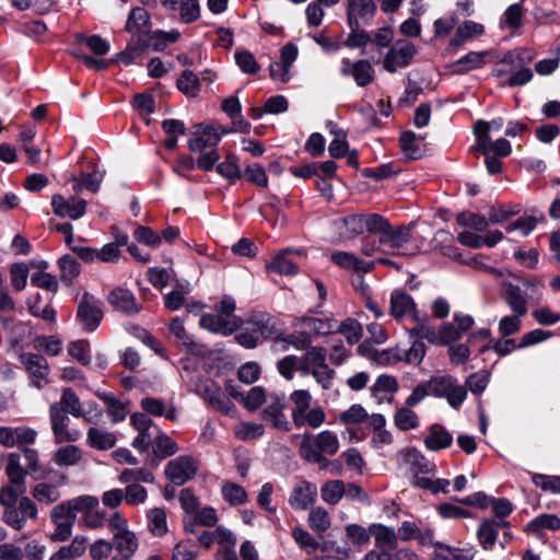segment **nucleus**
I'll use <instances>...</instances> for the list:
<instances>
[{
    "mask_svg": "<svg viewBox=\"0 0 560 560\" xmlns=\"http://www.w3.org/2000/svg\"><path fill=\"white\" fill-rule=\"evenodd\" d=\"M339 447L338 436L330 430H324L314 436L311 433H304L300 444V456L308 463L318 464L322 470L331 464L339 471L340 462L328 460L325 456L336 455Z\"/></svg>",
    "mask_w": 560,
    "mask_h": 560,
    "instance_id": "obj_1",
    "label": "nucleus"
},
{
    "mask_svg": "<svg viewBox=\"0 0 560 560\" xmlns=\"http://www.w3.org/2000/svg\"><path fill=\"white\" fill-rule=\"evenodd\" d=\"M293 404L292 421L296 428L308 425L319 428L326 420V413L322 407L311 408L312 395L307 389H295L290 394Z\"/></svg>",
    "mask_w": 560,
    "mask_h": 560,
    "instance_id": "obj_2",
    "label": "nucleus"
},
{
    "mask_svg": "<svg viewBox=\"0 0 560 560\" xmlns=\"http://www.w3.org/2000/svg\"><path fill=\"white\" fill-rule=\"evenodd\" d=\"M109 530L117 555L133 557L139 548V539L136 533L130 530L127 518L119 511L110 514Z\"/></svg>",
    "mask_w": 560,
    "mask_h": 560,
    "instance_id": "obj_3",
    "label": "nucleus"
},
{
    "mask_svg": "<svg viewBox=\"0 0 560 560\" xmlns=\"http://www.w3.org/2000/svg\"><path fill=\"white\" fill-rule=\"evenodd\" d=\"M102 302L93 294L84 292L78 303L77 320L86 332L94 331L103 319Z\"/></svg>",
    "mask_w": 560,
    "mask_h": 560,
    "instance_id": "obj_4",
    "label": "nucleus"
},
{
    "mask_svg": "<svg viewBox=\"0 0 560 560\" xmlns=\"http://www.w3.org/2000/svg\"><path fill=\"white\" fill-rule=\"evenodd\" d=\"M410 240V228L406 225L393 228L389 223V228L386 229L378 243L384 246L385 254L407 256L412 254L408 248Z\"/></svg>",
    "mask_w": 560,
    "mask_h": 560,
    "instance_id": "obj_5",
    "label": "nucleus"
},
{
    "mask_svg": "<svg viewBox=\"0 0 560 560\" xmlns=\"http://www.w3.org/2000/svg\"><path fill=\"white\" fill-rule=\"evenodd\" d=\"M130 424L138 432L132 441V446L141 453L148 451L149 446L154 443L156 429L160 428L149 416L142 412L132 413L130 416Z\"/></svg>",
    "mask_w": 560,
    "mask_h": 560,
    "instance_id": "obj_6",
    "label": "nucleus"
},
{
    "mask_svg": "<svg viewBox=\"0 0 560 560\" xmlns=\"http://www.w3.org/2000/svg\"><path fill=\"white\" fill-rule=\"evenodd\" d=\"M55 530L51 534V540L66 541L71 537L77 515L65 502L56 505L50 513Z\"/></svg>",
    "mask_w": 560,
    "mask_h": 560,
    "instance_id": "obj_7",
    "label": "nucleus"
},
{
    "mask_svg": "<svg viewBox=\"0 0 560 560\" xmlns=\"http://www.w3.org/2000/svg\"><path fill=\"white\" fill-rule=\"evenodd\" d=\"M416 46L407 40H397L389 47L383 61V68L389 73H395L399 68L410 65L416 55Z\"/></svg>",
    "mask_w": 560,
    "mask_h": 560,
    "instance_id": "obj_8",
    "label": "nucleus"
},
{
    "mask_svg": "<svg viewBox=\"0 0 560 560\" xmlns=\"http://www.w3.org/2000/svg\"><path fill=\"white\" fill-rule=\"evenodd\" d=\"M49 418L54 440L56 443L75 442L80 439V431L69 428L70 419L59 405H51L49 408Z\"/></svg>",
    "mask_w": 560,
    "mask_h": 560,
    "instance_id": "obj_9",
    "label": "nucleus"
},
{
    "mask_svg": "<svg viewBox=\"0 0 560 560\" xmlns=\"http://www.w3.org/2000/svg\"><path fill=\"white\" fill-rule=\"evenodd\" d=\"M229 131L222 127L195 126L192 138L188 141V148L192 152H205L207 149H215L223 135Z\"/></svg>",
    "mask_w": 560,
    "mask_h": 560,
    "instance_id": "obj_10",
    "label": "nucleus"
},
{
    "mask_svg": "<svg viewBox=\"0 0 560 560\" xmlns=\"http://www.w3.org/2000/svg\"><path fill=\"white\" fill-rule=\"evenodd\" d=\"M198 465L191 456H178L165 466L167 479L176 486H182L197 474Z\"/></svg>",
    "mask_w": 560,
    "mask_h": 560,
    "instance_id": "obj_11",
    "label": "nucleus"
},
{
    "mask_svg": "<svg viewBox=\"0 0 560 560\" xmlns=\"http://www.w3.org/2000/svg\"><path fill=\"white\" fill-rule=\"evenodd\" d=\"M420 311L412 296L402 289H395L389 296V315L396 322H401L404 318L410 319L416 316Z\"/></svg>",
    "mask_w": 560,
    "mask_h": 560,
    "instance_id": "obj_12",
    "label": "nucleus"
},
{
    "mask_svg": "<svg viewBox=\"0 0 560 560\" xmlns=\"http://www.w3.org/2000/svg\"><path fill=\"white\" fill-rule=\"evenodd\" d=\"M340 73L343 77H351L358 86H366L373 82L375 71L369 60L361 59L351 61L350 59H342L340 65Z\"/></svg>",
    "mask_w": 560,
    "mask_h": 560,
    "instance_id": "obj_13",
    "label": "nucleus"
},
{
    "mask_svg": "<svg viewBox=\"0 0 560 560\" xmlns=\"http://www.w3.org/2000/svg\"><path fill=\"white\" fill-rule=\"evenodd\" d=\"M20 361L32 376L31 383L33 386L40 389L48 383L47 377L50 369L44 357L27 352L20 355Z\"/></svg>",
    "mask_w": 560,
    "mask_h": 560,
    "instance_id": "obj_14",
    "label": "nucleus"
},
{
    "mask_svg": "<svg viewBox=\"0 0 560 560\" xmlns=\"http://www.w3.org/2000/svg\"><path fill=\"white\" fill-rule=\"evenodd\" d=\"M86 201L81 198L70 197L66 199L61 195H55L51 199L52 211L60 218L78 220L86 212Z\"/></svg>",
    "mask_w": 560,
    "mask_h": 560,
    "instance_id": "obj_15",
    "label": "nucleus"
},
{
    "mask_svg": "<svg viewBox=\"0 0 560 560\" xmlns=\"http://www.w3.org/2000/svg\"><path fill=\"white\" fill-rule=\"evenodd\" d=\"M284 395L270 396L267 407L262 410V419L272 424L273 428L288 432L291 430V423L284 415L285 409Z\"/></svg>",
    "mask_w": 560,
    "mask_h": 560,
    "instance_id": "obj_16",
    "label": "nucleus"
},
{
    "mask_svg": "<svg viewBox=\"0 0 560 560\" xmlns=\"http://www.w3.org/2000/svg\"><path fill=\"white\" fill-rule=\"evenodd\" d=\"M317 494L318 491L315 483L301 480L293 487L289 497V504L294 510L305 511L316 502Z\"/></svg>",
    "mask_w": 560,
    "mask_h": 560,
    "instance_id": "obj_17",
    "label": "nucleus"
},
{
    "mask_svg": "<svg viewBox=\"0 0 560 560\" xmlns=\"http://www.w3.org/2000/svg\"><path fill=\"white\" fill-rule=\"evenodd\" d=\"M199 324L209 331L229 336L242 326L243 320L238 316L224 318L221 315L207 313L200 317Z\"/></svg>",
    "mask_w": 560,
    "mask_h": 560,
    "instance_id": "obj_18",
    "label": "nucleus"
},
{
    "mask_svg": "<svg viewBox=\"0 0 560 560\" xmlns=\"http://www.w3.org/2000/svg\"><path fill=\"white\" fill-rule=\"evenodd\" d=\"M140 407L147 416L163 417L170 421L178 420V410L172 401H165L162 398L147 396L141 399Z\"/></svg>",
    "mask_w": 560,
    "mask_h": 560,
    "instance_id": "obj_19",
    "label": "nucleus"
},
{
    "mask_svg": "<svg viewBox=\"0 0 560 560\" xmlns=\"http://www.w3.org/2000/svg\"><path fill=\"white\" fill-rule=\"evenodd\" d=\"M376 4L374 0H348L347 18L349 25L368 24L374 18Z\"/></svg>",
    "mask_w": 560,
    "mask_h": 560,
    "instance_id": "obj_20",
    "label": "nucleus"
},
{
    "mask_svg": "<svg viewBox=\"0 0 560 560\" xmlns=\"http://www.w3.org/2000/svg\"><path fill=\"white\" fill-rule=\"evenodd\" d=\"M301 328L307 336L305 341L310 343L311 338L314 336H326L336 332L337 320L331 317H303L301 319Z\"/></svg>",
    "mask_w": 560,
    "mask_h": 560,
    "instance_id": "obj_21",
    "label": "nucleus"
},
{
    "mask_svg": "<svg viewBox=\"0 0 560 560\" xmlns=\"http://www.w3.org/2000/svg\"><path fill=\"white\" fill-rule=\"evenodd\" d=\"M399 457L401 458L402 464L410 468L413 476L435 472L436 467L434 463L430 462L415 447L401 451L399 453Z\"/></svg>",
    "mask_w": 560,
    "mask_h": 560,
    "instance_id": "obj_22",
    "label": "nucleus"
},
{
    "mask_svg": "<svg viewBox=\"0 0 560 560\" xmlns=\"http://www.w3.org/2000/svg\"><path fill=\"white\" fill-rule=\"evenodd\" d=\"M108 303L119 312L127 315L137 314L141 307L136 302L133 293L124 288H116L110 291L107 298Z\"/></svg>",
    "mask_w": 560,
    "mask_h": 560,
    "instance_id": "obj_23",
    "label": "nucleus"
},
{
    "mask_svg": "<svg viewBox=\"0 0 560 560\" xmlns=\"http://www.w3.org/2000/svg\"><path fill=\"white\" fill-rule=\"evenodd\" d=\"M372 535L376 549L390 552L397 548L398 534L394 527L381 523L371 524Z\"/></svg>",
    "mask_w": 560,
    "mask_h": 560,
    "instance_id": "obj_24",
    "label": "nucleus"
},
{
    "mask_svg": "<svg viewBox=\"0 0 560 560\" xmlns=\"http://www.w3.org/2000/svg\"><path fill=\"white\" fill-rule=\"evenodd\" d=\"M219 521L215 509L212 506L198 508L197 511L188 518H184V529L186 533L195 534L196 526L213 527Z\"/></svg>",
    "mask_w": 560,
    "mask_h": 560,
    "instance_id": "obj_25",
    "label": "nucleus"
},
{
    "mask_svg": "<svg viewBox=\"0 0 560 560\" xmlns=\"http://www.w3.org/2000/svg\"><path fill=\"white\" fill-rule=\"evenodd\" d=\"M330 259L335 265L347 270L370 272L375 267V262L362 260L349 252H334Z\"/></svg>",
    "mask_w": 560,
    "mask_h": 560,
    "instance_id": "obj_26",
    "label": "nucleus"
},
{
    "mask_svg": "<svg viewBox=\"0 0 560 560\" xmlns=\"http://www.w3.org/2000/svg\"><path fill=\"white\" fill-rule=\"evenodd\" d=\"M453 443V435L445 427L434 423L430 425L429 432L424 438V445L428 450L439 452L450 447Z\"/></svg>",
    "mask_w": 560,
    "mask_h": 560,
    "instance_id": "obj_27",
    "label": "nucleus"
},
{
    "mask_svg": "<svg viewBox=\"0 0 560 560\" xmlns=\"http://www.w3.org/2000/svg\"><path fill=\"white\" fill-rule=\"evenodd\" d=\"M326 351L320 347H311L304 355L300 357V373L303 376H308L317 369H323L326 362Z\"/></svg>",
    "mask_w": 560,
    "mask_h": 560,
    "instance_id": "obj_28",
    "label": "nucleus"
},
{
    "mask_svg": "<svg viewBox=\"0 0 560 560\" xmlns=\"http://www.w3.org/2000/svg\"><path fill=\"white\" fill-rule=\"evenodd\" d=\"M88 537L77 535L68 546L60 547L54 552L49 560H75L81 558L86 551Z\"/></svg>",
    "mask_w": 560,
    "mask_h": 560,
    "instance_id": "obj_29",
    "label": "nucleus"
},
{
    "mask_svg": "<svg viewBox=\"0 0 560 560\" xmlns=\"http://www.w3.org/2000/svg\"><path fill=\"white\" fill-rule=\"evenodd\" d=\"M151 22L150 15L143 8H135L127 20L126 30L130 33L137 34L140 37L148 35Z\"/></svg>",
    "mask_w": 560,
    "mask_h": 560,
    "instance_id": "obj_30",
    "label": "nucleus"
},
{
    "mask_svg": "<svg viewBox=\"0 0 560 560\" xmlns=\"http://www.w3.org/2000/svg\"><path fill=\"white\" fill-rule=\"evenodd\" d=\"M504 300L517 316H524L527 313V295L518 285L508 283L504 289Z\"/></svg>",
    "mask_w": 560,
    "mask_h": 560,
    "instance_id": "obj_31",
    "label": "nucleus"
},
{
    "mask_svg": "<svg viewBox=\"0 0 560 560\" xmlns=\"http://www.w3.org/2000/svg\"><path fill=\"white\" fill-rule=\"evenodd\" d=\"M501 523L487 518L481 522L477 530V538L485 550H492L497 541Z\"/></svg>",
    "mask_w": 560,
    "mask_h": 560,
    "instance_id": "obj_32",
    "label": "nucleus"
},
{
    "mask_svg": "<svg viewBox=\"0 0 560 560\" xmlns=\"http://www.w3.org/2000/svg\"><path fill=\"white\" fill-rule=\"evenodd\" d=\"M86 441L92 448L106 451L115 446L116 435L105 429L93 427L86 433Z\"/></svg>",
    "mask_w": 560,
    "mask_h": 560,
    "instance_id": "obj_33",
    "label": "nucleus"
},
{
    "mask_svg": "<svg viewBox=\"0 0 560 560\" xmlns=\"http://www.w3.org/2000/svg\"><path fill=\"white\" fill-rule=\"evenodd\" d=\"M97 397L106 405L108 416L113 423L125 420L128 413V404L117 399L112 393H97Z\"/></svg>",
    "mask_w": 560,
    "mask_h": 560,
    "instance_id": "obj_34",
    "label": "nucleus"
},
{
    "mask_svg": "<svg viewBox=\"0 0 560 560\" xmlns=\"http://www.w3.org/2000/svg\"><path fill=\"white\" fill-rule=\"evenodd\" d=\"M178 451L177 443L170 438L165 432L156 429V434L153 443V453L160 458H166L173 456Z\"/></svg>",
    "mask_w": 560,
    "mask_h": 560,
    "instance_id": "obj_35",
    "label": "nucleus"
},
{
    "mask_svg": "<svg viewBox=\"0 0 560 560\" xmlns=\"http://www.w3.org/2000/svg\"><path fill=\"white\" fill-rule=\"evenodd\" d=\"M248 323L253 326V331L264 339L270 338L277 331L275 319L266 313L254 314Z\"/></svg>",
    "mask_w": 560,
    "mask_h": 560,
    "instance_id": "obj_36",
    "label": "nucleus"
},
{
    "mask_svg": "<svg viewBox=\"0 0 560 560\" xmlns=\"http://www.w3.org/2000/svg\"><path fill=\"white\" fill-rule=\"evenodd\" d=\"M52 405H59V408L61 407V410H63L66 415L70 413L75 418H80L81 415H83L80 398L70 387L63 388L60 400L58 402H54Z\"/></svg>",
    "mask_w": 560,
    "mask_h": 560,
    "instance_id": "obj_37",
    "label": "nucleus"
},
{
    "mask_svg": "<svg viewBox=\"0 0 560 560\" xmlns=\"http://www.w3.org/2000/svg\"><path fill=\"white\" fill-rule=\"evenodd\" d=\"M292 252L290 249L283 250L278 254L275 259L268 265V268L279 275L293 276L298 272L296 262L290 257Z\"/></svg>",
    "mask_w": 560,
    "mask_h": 560,
    "instance_id": "obj_38",
    "label": "nucleus"
},
{
    "mask_svg": "<svg viewBox=\"0 0 560 560\" xmlns=\"http://www.w3.org/2000/svg\"><path fill=\"white\" fill-rule=\"evenodd\" d=\"M221 494L225 502L230 505H242L248 500L246 490L232 481H224L221 486Z\"/></svg>",
    "mask_w": 560,
    "mask_h": 560,
    "instance_id": "obj_39",
    "label": "nucleus"
},
{
    "mask_svg": "<svg viewBox=\"0 0 560 560\" xmlns=\"http://www.w3.org/2000/svg\"><path fill=\"white\" fill-rule=\"evenodd\" d=\"M5 472L9 480L15 487L25 486V477L27 471L21 465V456L16 453H11L8 456Z\"/></svg>",
    "mask_w": 560,
    "mask_h": 560,
    "instance_id": "obj_40",
    "label": "nucleus"
},
{
    "mask_svg": "<svg viewBox=\"0 0 560 560\" xmlns=\"http://www.w3.org/2000/svg\"><path fill=\"white\" fill-rule=\"evenodd\" d=\"M486 51H470L454 63V72L466 73L485 65Z\"/></svg>",
    "mask_w": 560,
    "mask_h": 560,
    "instance_id": "obj_41",
    "label": "nucleus"
},
{
    "mask_svg": "<svg viewBox=\"0 0 560 560\" xmlns=\"http://www.w3.org/2000/svg\"><path fill=\"white\" fill-rule=\"evenodd\" d=\"M71 180L73 182V190L75 192H81L83 188L91 192H96L103 180V174L95 170L92 173H82L79 178L73 176Z\"/></svg>",
    "mask_w": 560,
    "mask_h": 560,
    "instance_id": "obj_42",
    "label": "nucleus"
},
{
    "mask_svg": "<svg viewBox=\"0 0 560 560\" xmlns=\"http://www.w3.org/2000/svg\"><path fill=\"white\" fill-rule=\"evenodd\" d=\"M346 492V483L342 480H329L320 488V495L324 502L336 505Z\"/></svg>",
    "mask_w": 560,
    "mask_h": 560,
    "instance_id": "obj_43",
    "label": "nucleus"
},
{
    "mask_svg": "<svg viewBox=\"0 0 560 560\" xmlns=\"http://www.w3.org/2000/svg\"><path fill=\"white\" fill-rule=\"evenodd\" d=\"M170 330L176 338L177 343L186 350L194 351L197 347L194 337L185 329L184 319L175 317L170 323Z\"/></svg>",
    "mask_w": 560,
    "mask_h": 560,
    "instance_id": "obj_44",
    "label": "nucleus"
},
{
    "mask_svg": "<svg viewBox=\"0 0 560 560\" xmlns=\"http://www.w3.org/2000/svg\"><path fill=\"white\" fill-rule=\"evenodd\" d=\"M338 229H346L349 237H354L364 233V213L349 214L334 222Z\"/></svg>",
    "mask_w": 560,
    "mask_h": 560,
    "instance_id": "obj_45",
    "label": "nucleus"
},
{
    "mask_svg": "<svg viewBox=\"0 0 560 560\" xmlns=\"http://www.w3.org/2000/svg\"><path fill=\"white\" fill-rule=\"evenodd\" d=\"M236 536L229 529L222 532L221 542L219 549L215 552L217 560H238V556L235 550Z\"/></svg>",
    "mask_w": 560,
    "mask_h": 560,
    "instance_id": "obj_46",
    "label": "nucleus"
},
{
    "mask_svg": "<svg viewBox=\"0 0 560 560\" xmlns=\"http://www.w3.org/2000/svg\"><path fill=\"white\" fill-rule=\"evenodd\" d=\"M148 529L155 537H162L167 533L166 513L161 508H154L147 514Z\"/></svg>",
    "mask_w": 560,
    "mask_h": 560,
    "instance_id": "obj_47",
    "label": "nucleus"
},
{
    "mask_svg": "<svg viewBox=\"0 0 560 560\" xmlns=\"http://www.w3.org/2000/svg\"><path fill=\"white\" fill-rule=\"evenodd\" d=\"M176 86L188 97H196L200 92V82L197 75L190 70L183 71L176 82Z\"/></svg>",
    "mask_w": 560,
    "mask_h": 560,
    "instance_id": "obj_48",
    "label": "nucleus"
},
{
    "mask_svg": "<svg viewBox=\"0 0 560 560\" xmlns=\"http://www.w3.org/2000/svg\"><path fill=\"white\" fill-rule=\"evenodd\" d=\"M118 480L120 483L131 485V483H152L154 482V475L144 468H126L124 469Z\"/></svg>",
    "mask_w": 560,
    "mask_h": 560,
    "instance_id": "obj_49",
    "label": "nucleus"
},
{
    "mask_svg": "<svg viewBox=\"0 0 560 560\" xmlns=\"http://www.w3.org/2000/svg\"><path fill=\"white\" fill-rule=\"evenodd\" d=\"M387 228H389V221L385 217L378 213H364V232L381 240Z\"/></svg>",
    "mask_w": 560,
    "mask_h": 560,
    "instance_id": "obj_50",
    "label": "nucleus"
},
{
    "mask_svg": "<svg viewBox=\"0 0 560 560\" xmlns=\"http://www.w3.org/2000/svg\"><path fill=\"white\" fill-rule=\"evenodd\" d=\"M81 458V450L75 445L69 444L57 450L54 460L58 466H73Z\"/></svg>",
    "mask_w": 560,
    "mask_h": 560,
    "instance_id": "obj_51",
    "label": "nucleus"
},
{
    "mask_svg": "<svg viewBox=\"0 0 560 560\" xmlns=\"http://www.w3.org/2000/svg\"><path fill=\"white\" fill-rule=\"evenodd\" d=\"M418 140H423L422 137H418L413 131L407 130L400 135L399 142L404 154L411 160L421 158V150L417 145Z\"/></svg>",
    "mask_w": 560,
    "mask_h": 560,
    "instance_id": "obj_52",
    "label": "nucleus"
},
{
    "mask_svg": "<svg viewBox=\"0 0 560 560\" xmlns=\"http://www.w3.org/2000/svg\"><path fill=\"white\" fill-rule=\"evenodd\" d=\"M336 332L342 334L350 345H354L362 337V326L357 319L349 317L342 323L337 322Z\"/></svg>",
    "mask_w": 560,
    "mask_h": 560,
    "instance_id": "obj_53",
    "label": "nucleus"
},
{
    "mask_svg": "<svg viewBox=\"0 0 560 560\" xmlns=\"http://www.w3.org/2000/svg\"><path fill=\"white\" fill-rule=\"evenodd\" d=\"M58 265L60 268V278L67 284H70L72 280L80 275V264L70 255L62 256L58 260Z\"/></svg>",
    "mask_w": 560,
    "mask_h": 560,
    "instance_id": "obj_54",
    "label": "nucleus"
},
{
    "mask_svg": "<svg viewBox=\"0 0 560 560\" xmlns=\"http://www.w3.org/2000/svg\"><path fill=\"white\" fill-rule=\"evenodd\" d=\"M372 395L380 401L384 399L383 394H393L398 389L396 377L392 375H380L372 386Z\"/></svg>",
    "mask_w": 560,
    "mask_h": 560,
    "instance_id": "obj_55",
    "label": "nucleus"
},
{
    "mask_svg": "<svg viewBox=\"0 0 560 560\" xmlns=\"http://www.w3.org/2000/svg\"><path fill=\"white\" fill-rule=\"evenodd\" d=\"M308 525L318 534L326 532L331 525L328 512L322 506L312 509L308 514Z\"/></svg>",
    "mask_w": 560,
    "mask_h": 560,
    "instance_id": "obj_56",
    "label": "nucleus"
},
{
    "mask_svg": "<svg viewBox=\"0 0 560 560\" xmlns=\"http://www.w3.org/2000/svg\"><path fill=\"white\" fill-rule=\"evenodd\" d=\"M456 378L451 375L433 376L428 381L430 394L445 398L455 383Z\"/></svg>",
    "mask_w": 560,
    "mask_h": 560,
    "instance_id": "obj_57",
    "label": "nucleus"
},
{
    "mask_svg": "<svg viewBox=\"0 0 560 560\" xmlns=\"http://www.w3.org/2000/svg\"><path fill=\"white\" fill-rule=\"evenodd\" d=\"M523 18V7L521 3H513L504 11L501 21L500 27L516 30L522 25Z\"/></svg>",
    "mask_w": 560,
    "mask_h": 560,
    "instance_id": "obj_58",
    "label": "nucleus"
},
{
    "mask_svg": "<svg viewBox=\"0 0 560 560\" xmlns=\"http://www.w3.org/2000/svg\"><path fill=\"white\" fill-rule=\"evenodd\" d=\"M90 342L85 339L71 341L68 346V353L80 364L91 363Z\"/></svg>",
    "mask_w": 560,
    "mask_h": 560,
    "instance_id": "obj_59",
    "label": "nucleus"
},
{
    "mask_svg": "<svg viewBox=\"0 0 560 560\" xmlns=\"http://www.w3.org/2000/svg\"><path fill=\"white\" fill-rule=\"evenodd\" d=\"M544 219V214H540L538 218L533 215L521 217L514 222L510 223L505 230L508 233L520 231L522 235L527 236L535 230L537 223Z\"/></svg>",
    "mask_w": 560,
    "mask_h": 560,
    "instance_id": "obj_60",
    "label": "nucleus"
},
{
    "mask_svg": "<svg viewBox=\"0 0 560 560\" xmlns=\"http://www.w3.org/2000/svg\"><path fill=\"white\" fill-rule=\"evenodd\" d=\"M32 494L35 500L45 504H51L60 498L57 487L45 482L36 485Z\"/></svg>",
    "mask_w": 560,
    "mask_h": 560,
    "instance_id": "obj_61",
    "label": "nucleus"
},
{
    "mask_svg": "<svg viewBox=\"0 0 560 560\" xmlns=\"http://www.w3.org/2000/svg\"><path fill=\"white\" fill-rule=\"evenodd\" d=\"M348 540L353 545H365L369 542L372 530L371 525L365 528L359 524H349L345 528Z\"/></svg>",
    "mask_w": 560,
    "mask_h": 560,
    "instance_id": "obj_62",
    "label": "nucleus"
},
{
    "mask_svg": "<svg viewBox=\"0 0 560 560\" xmlns=\"http://www.w3.org/2000/svg\"><path fill=\"white\" fill-rule=\"evenodd\" d=\"M394 421L396 427L402 431L415 429L419 424L418 416L410 407L398 409L395 413Z\"/></svg>",
    "mask_w": 560,
    "mask_h": 560,
    "instance_id": "obj_63",
    "label": "nucleus"
},
{
    "mask_svg": "<svg viewBox=\"0 0 560 560\" xmlns=\"http://www.w3.org/2000/svg\"><path fill=\"white\" fill-rule=\"evenodd\" d=\"M234 58L238 68L246 74H256L260 69L254 55L248 50H236Z\"/></svg>",
    "mask_w": 560,
    "mask_h": 560,
    "instance_id": "obj_64",
    "label": "nucleus"
}]
</instances>
